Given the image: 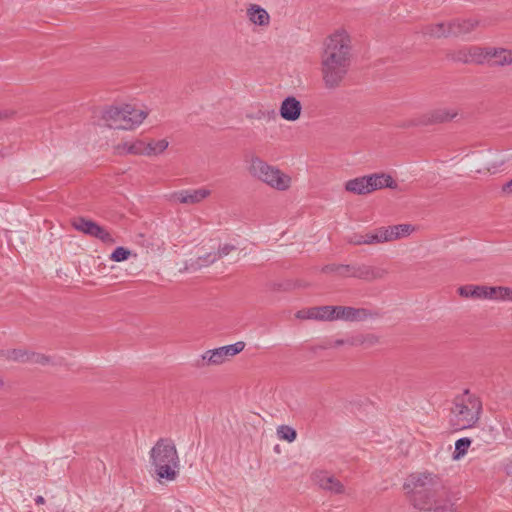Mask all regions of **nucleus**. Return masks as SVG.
<instances>
[{
	"instance_id": "nucleus-1",
	"label": "nucleus",
	"mask_w": 512,
	"mask_h": 512,
	"mask_svg": "<svg viewBox=\"0 0 512 512\" xmlns=\"http://www.w3.org/2000/svg\"><path fill=\"white\" fill-rule=\"evenodd\" d=\"M354 58L350 33L337 28L322 41L319 52V69L325 87L338 88L347 76Z\"/></svg>"
},
{
	"instance_id": "nucleus-2",
	"label": "nucleus",
	"mask_w": 512,
	"mask_h": 512,
	"mask_svg": "<svg viewBox=\"0 0 512 512\" xmlns=\"http://www.w3.org/2000/svg\"><path fill=\"white\" fill-rule=\"evenodd\" d=\"M404 489L410 494L413 506L423 511L454 512L455 503L451 492L440 478L431 473H418L409 476Z\"/></svg>"
},
{
	"instance_id": "nucleus-3",
	"label": "nucleus",
	"mask_w": 512,
	"mask_h": 512,
	"mask_svg": "<svg viewBox=\"0 0 512 512\" xmlns=\"http://www.w3.org/2000/svg\"><path fill=\"white\" fill-rule=\"evenodd\" d=\"M451 413L457 429L473 427L482 413V402L479 397L466 389L461 395L455 397Z\"/></svg>"
},
{
	"instance_id": "nucleus-4",
	"label": "nucleus",
	"mask_w": 512,
	"mask_h": 512,
	"mask_svg": "<svg viewBox=\"0 0 512 512\" xmlns=\"http://www.w3.org/2000/svg\"><path fill=\"white\" fill-rule=\"evenodd\" d=\"M150 456L155 473L160 479L172 481L177 476L178 454L175 445L167 439H160L151 449Z\"/></svg>"
},
{
	"instance_id": "nucleus-5",
	"label": "nucleus",
	"mask_w": 512,
	"mask_h": 512,
	"mask_svg": "<svg viewBox=\"0 0 512 512\" xmlns=\"http://www.w3.org/2000/svg\"><path fill=\"white\" fill-rule=\"evenodd\" d=\"M148 112L138 110L130 104L110 106L102 113V119L113 129L132 130L147 117Z\"/></svg>"
},
{
	"instance_id": "nucleus-6",
	"label": "nucleus",
	"mask_w": 512,
	"mask_h": 512,
	"mask_svg": "<svg viewBox=\"0 0 512 512\" xmlns=\"http://www.w3.org/2000/svg\"><path fill=\"white\" fill-rule=\"evenodd\" d=\"M248 171L251 176L276 190L285 191L290 188V176L283 173L280 169L269 165L258 156L251 157Z\"/></svg>"
},
{
	"instance_id": "nucleus-7",
	"label": "nucleus",
	"mask_w": 512,
	"mask_h": 512,
	"mask_svg": "<svg viewBox=\"0 0 512 512\" xmlns=\"http://www.w3.org/2000/svg\"><path fill=\"white\" fill-rule=\"evenodd\" d=\"M321 271L325 274H335L341 278L353 277L367 282L382 279L388 271L384 268L366 264H327Z\"/></svg>"
},
{
	"instance_id": "nucleus-8",
	"label": "nucleus",
	"mask_w": 512,
	"mask_h": 512,
	"mask_svg": "<svg viewBox=\"0 0 512 512\" xmlns=\"http://www.w3.org/2000/svg\"><path fill=\"white\" fill-rule=\"evenodd\" d=\"M397 187V182L385 173H374L357 177L345 183L346 191L356 195H366L379 189H396Z\"/></svg>"
},
{
	"instance_id": "nucleus-9",
	"label": "nucleus",
	"mask_w": 512,
	"mask_h": 512,
	"mask_svg": "<svg viewBox=\"0 0 512 512\" xmlns=\"http://www.w3.org/2000/svg\"><path fill=\"white\" fill-rule=\"evenodd\" d=\"M245 348L243 341H238L231 345L222 346L206 351L194 363L196 368H204L206 366H216L224 363L229 357H233Z\"/></svg>"
},
{
	"instance_id": "nucleus-10",
	"label": "nucleus",
	"mask_w": 512,
	"mask_h": 512,
	"mask_svg": "<svg viewBox=\"0 0 512 512\" xmlns=\"http://www.w3.org/2000/svg\"><path fill=\"white\" fill-rule=\"evenodd\" d=\"M458 115L454 109L437 108L423 113L409 121L410 126H429L451 121Z\"/></svg>"
},
{
	"instance_id": "nucleus-11",
	"label": "nucleus",
	"mask_w": 512,
	"mask_h": 512,
	"mask_svg": "<svg viewBox=\"0 0 512 512\" xmlns=\"http://www.w3.org/2000/svg\"><path fill=\"white\" fill-rule=\"evenodd\" d=\"M334 310L331 321L344 320L349 322L365 321L368 318H378L380 313L366 308H354L350 306H332Z\"/></svg>"
},
{
	"instance_id": "nucleus-12",
	"label": "nucleus",
	"mask_w": 512,
	"mask_h": 512,
	"mask_svg": "<svg viewBox=\"0 0 512 512\" xmlns=\"http://www.w3.org/2000/svg\"><path fill=\"white\" fill-rule=\"evenodd\" d=\"M333 311L331 305L315 306L297 311L295 317L301 320L331 321Z\"/></svg>"
},
{
	"instance_id": "nucleus-13",
	"label": "nucleus",
	"mask_w": 512,
	"mask_h": 512,
	"mask_svg": "<svg viewBox=\"0 0 512 512\" xmlns=\"http://www.w3.org/2000/svg\"><path fill=\"white\" fill-rule=\"evenodd\" d=\"M412 231H414V227L410 224H399L388 227H380L379 233L381 238V243L389 242L392 240H396L400 237H404L409 235Z\"/></svg>"
},
{
	"instance_id": "nucleus-14",
	"label": "nucleus",
	"mask_w": 512,
	"mask_h": 512,
	"mask_svg": "<svg viewBox=\"0 0 512 512\" xmlns=\"http://www.w3.org/2000/svg\"><path fill=\"white\" fill-rule=\"evenodd\" d=\"M211 194L210 190L200 188L195 190H182L174 194V198L183 204H196L207 198Z\"/></svg>"
},
{
	"instance_id": "nucleus-15",
	"label": "nucleus",
	"mask_w": 512,
	"mask_h": 512,
	"mask_svg": "<svg viewBox=\"0 0 512 512\" xmlns=\"http://www.w3.org/2000/svg\"><path fill=\"white\" fill-rule=\"evenodd\" d=\"M301 111L302 105L297 98H284L280 106V116L287 121L299 119Z\"/></svg>"
},
{
	"instance_id": "nucleus-16",
	"label": "nucleus",
	"mask_w": 512,
	"mask_h": 512,
	"mask_svg": "<svg viewBox=\"0 0 512 512\" xmlns=\"http://www.w3.org/2000/svg\"><path fill=\"white\" fill-rule=\"evenodd\" d=\"M246 15L249 21L255 26L268 27L270 24V15L257 4H249L246 9Z\"/></svg>"
},
{
	"instance_id": "nucleus-17",
	"label": "nucleus",
	"mask_w": 512,
	"mask_h": 512,
	"mask_svg": "<svg viewBox=\"0 0 512 512\" xmlns=\"http://www.w3.org/2000/svg\"><path fill=\"white\" fill-rule=\"evenodd\" d=\"M317 484L324 490L335 494H342L345 491L344 485L334 476L328 475L326 472L315 474Z\"/></svg>"
},
{
	"instance_id": "nucleus-18",
	"label": "nucleus",
	"mask_w": 512,
	"mask_h": 512,
	"mask_svg": "<svg viewBox=\"0 0 512 512\" xmlns=\"http://www.w3.org/2000/svg\"><path fill=\"white\" fill-rule=\"evenodd\" d=\"M452 36H463L472 31H474L477 27L481 25V21L475 18L468 19H456L450 21Z\"/></svg>"
},
{
	"instance_id": "nucleus-19",
	"label": "nucleus",
	"mask_w": 512,
	"mask_h": 512,
	"mask_svg": "<svg viewBox=\"0 0 512 512\" xmlns=\"http://www.w3.org/2000/svg\"><path fill=\"white\" fill-rule=\"evenodd\" d=\"M490 57L489 63L493 66H509L512 65V50L505 48H495L491 47L490 49Z\"/></svg>"
},
{
	"instance_id": "nucleus-20",
	"label": "nucleus",
	"mask_w": 512,
	"mask_h": 512,
	"mask_svg": "<svg viewBox=\"0 0 512 512\" xmlns=\"http://www.w3.org/2000/svg\"><path fill=\"white\" fill-rule=\"evenodd\" d=\"M489 288L482 285H464L458 288V294L463 298H490Z\"/></svg>"
},
{
	"instance_id": "nucleus-21",
	"label": "nucleus",
	"mask_w": 512,
	"mask_h": 512,
	"mask_svg": "<svg viewBox=\"0 0 512 512\" xmlns=\"http://www.w3.org/2000/svg\"><path fill=\"white\" fill-rule=\"evenodd\" d=\"M422 32L424 35L437 38L452 36L451 23L449 21L429 24L423 28Z\"/></svg>"
},
{
	"instance_id": "nucleus-22",
	"label": "nucleus",
	"mask_w": 512,
	"mask_h": 512,
	"mask_svg": "<svg viewBox=\"0 0 512 512\" xmlns=\"http://www.w3.org/2000/svg\"><path fill=\"white\" fill-rule=\"evenodd\" d=\"M347 241L348 243L353 245L381 243L379 228L365 235L354 233L353 235L348 237Z\"/></svg>"
},
{
	"instance_id": "nucleus-23",
	"label": "nucleus",
	"mask_w": 512,
	"mask_h": 512,
	"mask_svg": "<svg viewBox=\"0 0 512 512\" xmlns=\"http://www.w3.org/2000/svg\"><path fill=\"white\" fill-rule=\"evenodd\" d=\"M116 149L119 154H133V155H146V144L142 140H137L133 143H123L117 145Z\"/></svg>"
},
{
	"instance_id": "nucleus-24",
	"label": "nucleus",
	"mask_w": 512,
	"mask_h": 512,
	"mask_svg": "<svg viewBox=\"0 0 512 512\" xmlns=\"http://www.w3.org/2000/svg\"><path fill=\"white\" fill-rule=\"evenodd\" d=\"M71 224L72 227L77 231L82 232L83 234L91 237V235L93 234L94 227L97 223L86 217L79 216L73 218Z\"/></svg>"
},
{
	"instance_id": "nucleus-25",
	"label": "nucleus",
	"mask_w": 512,
	"mask_h": 512,
	"mask_svg": "<svg viewBox=\"0 0 512 512\" xmlns=\"http://www.w3.org/2000/svg\"><path fill=\"white\" fill-rule=\"evenodd\" d=\"M469 48V62L470 63H478L482 64L485 62L489 63L490 57V49L491 47L481 48V47H468Z\"/></svg>"
},
{
	"instance_id": "nucleus-26",
	"label": "nucleus",
	"mask_w": 512,
	"mask_h": 512,
	"mask_svg": "<svg viewBox=\"0 0 512 512\" xmlns=\"http://www.w3.org/2000/svg\"><path fill=\"white\" fill-rule=\"evenodd\" d=\"M0 356L6 358L7 360L25 363L28 362L29 352L22 349H11L0 351Z\"/></svg>"
},
{
	"instance_id": "nucleus-27",
	"label": "nucleus",
	"mask_w": 512,
	"mask_h": 512,
	"mask_svg": "<svg viewBox=\"0 0 512 512\" xmlns=\"http://www.w3.org/2000/svg\"><path fill=\"white\" fill-rule=\"evenodd\" d=\"M91 237L97 238L104 244L108 245L116 243L113 235L105 227L100 226L98 223L95 225Z\"/></svg>"
},
{
	"instance_id": "nucleus-28",
	"label": "nucleus",
	"mask_w": 512,
	"mask_h": 512,
	"mask_svg": "<svg viewBox=\"0 0 512 512\" xmlns=\"http://www.w3.org/2000/svg\"><path fill=\"white\" fill-rule=\"evenodd\" d=\"M471 445V439L467 437L460 438L455 443V449L452 454V457L454 460H459L462 458L466 453L468 448Z\"/></svg>"
},
{
	"instance_id": "nucleus-29",
	"label": "nucleus",
	"mask_w": 512,
	"mask_h": 512,
	"mask_svg": "<svg viewBox=\"0 0 512 512\" xmlns=\"http://www.w3.org/2000/svg\"><path fill=\"white\" fill-rule=\"evenodd\" d=\"M168 147V141L165 139H161L158 141H151L146 144V155H157L164 152Z\"/></svg>"
},
{
	"instance_id": "nucleus-30",
	"label": "nucleus",
	"mask_w": 512,
	"mask_h": 512,
	"mask_svg": "<svg viewBox=\"0 0 512 512\" xmlns=\"http://www.w3.org/2000/svg\"><path fill=\"white\" fill-rule=\"evenodd\" d=\"M510 288L509 287H490L489 288V299H501L507 300L509 299Z\"/></svg>"
},
{
	"instance_id": "nucleus-31",
	"label": "nucleus",
	"mask_w": 512,
	"mask_h": 512,
	"mask_svg": "<svg viewBox=\"0 0 512 512\" xmlns=\"http://www.w3.org/2000/svg\"><path fill=\"white\" fill-rule=\"evenodd\" d=\"M218 260V257L216 256L215 253H207L206 255L204 256H201L199 257L195 263H192L191 266L194 268V269H200L204 266H208L210 264H213L214 262H216Z\"/></svg>"
},
{
	"instance_id": "nucleus-32",
	"label": "nucleus",
	"mask_w": 512,
	"mask_h": 512,
	"mask_svg": "<svg viewBox=\"0 0 512 512\" xmlns=\"http://www.w3.org/2000/svg\"><path fill=\"white\" fill-rule=\"evenodd\" d=\"M364 342L363 339H361L360 337H355V338H352V339H348V340H343V339H338L336 341H334L333 344L331 343H327V344H323V345H320L319 348L321 349H328V348H331V347H338V346H341V345H344V344H349V345H352V346H356V345H360Z\"/></svg>"
},
{
	"instance_id": "nucleus-33",
	"label": "nucleus",
	"mask_w": 512,
	"mask_h": 512,
	"mask_svg": "<svg viewBox=\"0 0 512 512\" xmlns=\"http://www.w3.org/2000/svg\"><path fill=\"white\" fill-rule=\"evenodd\" d=\"M277 432L281 439L286 440L288 442H293L297 437L296 430L287 425L280 426Z\"/></svg>"
},
{
	"instance_id": "nucleus-34",
	"label": "nucleus",
	"mask_w": 512,
	"mask_h": 512,
	"mask_svg": "<svg viewBox=\"0 0 512 512\" xmlns=\"http://www.w3.org/2000/svg\"><path fill=\"white\" fill-rule=\"evenodd\" d=\"M131 252L129 249L119 246L110 255V259L114 262H122L129 258Z\"/></svg>"
},
{
	"instance_id": "nucleus-35",
	"label": "nucleus",
	"mask_w": 512,
	"mask_h": 512,
	"mask_svg": "<svg viewBox=\"0 0 512 512\" xmlns=\"http://www.w3.org/2000/svg\"><path fill=\"white\" fill-rule=\"evenodd\" d=\"M449 57L453 61L462 62V63H470L469 62V48H462L458 51H454L449 54Z\"/></svg>"
},
{
	"instance_id": "nucleus-36",
	"label": "nucleus",
	"mask_w": 512,
	"mask_h": 512,
	"mask_svg": "<svg viewBox=\"0 0 512 512\" xmlns=\"http://www.w3.org/2000/svg\"><path fill=\"white\" fill-rule=\"evenodd\" d=\"M28 362L46 365L50 362V357L44 354L31 352L29 353Z\"/></svg>"
},
{
	"instance_id": "nucleus-37",
	"label": "nucleus",
	"mask_w": 512,
	"mask_h": 512,
	"mask_svg": "<svg viewBox=\"0 0 512 512\" xmlns=\"http://www.w3.org/2000/svg\"><path fill=\"white\" fill-rule=\"evenodd\" d=\"M236 250V246L231 244H225L221 247H219L218 252L215 253L218 259L227 256L230 252Z\"/></svg>"
},
{
	"instance_id": "nucleus-38",
	"label": "nucleus",
	"mask_w": 512,
	"mask_h": 512,
	"mask_svg": "<svg viewBox=\"0 0 512 512\" xmlns=\"http://www.w3.org/2000/svg\"><path fill=\"white\" fill-rule=\"evenodd\" d=\"M502 191L507 194H512V179L502 186Z\"/></svg>"
},
{
	"instance_id": "nucleus-39",
	"label": "nucleus",
	"mask_w": 512,
	"mask_h": 512,
	"mask_svg": "<svg viewBox=\"0 0 512 512\" xmlns=\"http://www.w3.org/2000/svg\"><path fill=\"white\" fill-rule=\"evenodd\" d=\"M505 472L508 476L512 477V458L506 463Z\"/></svg>"
},
{
	"instance_id": "nucleus-40",
	"label": "nucleus",
	"mask_w": 512,
	"mask_h": 512,
	"mask_svg": "<svg viewBox=\"0 0 512 512\" xmlns=\"http://www.w3.org/2000/svg\"><path fill=\"white\" fill-rule=\"evenodd\" d=\"M35 503H36V504H38V505H40V504H44V503H45V499H44V497H43V496H37V497L35 498Z\"/></svg>"
},
{
	"instance_id": "nucleus-41",
	"label": "nucleus",
	"mask_w": 512,
	"mask_h": 512,
	"mask_svg": "<svg viewBox=\"0 0 512 512\" xmlns=\"http://www.w3.org/2000/svg\"><path fill=\"white\" fill-rule=\"evenodd\" d=\"M9 154H10V152L7 149L0 150V159H3L4 157H6Z\"/></svg>"
},
{
	"instance_id": "nucleus-42",
	"label": "nucleus",
	"mask_w": 512,
	"mask_h": 512,
	"mask_svg": "<svg viewBox=\"0 0 512 512\" xmlns=\"http://www.w3.org/2000/svg\"><path fill=\"white\" fill-rule=\"evenodd\" d=\"M508 300H512V288H510V293H509V299Z\"/></svg>"
},
{
	"instance_id": "nucleus-43",
	"label": "nucleus",
	"mask_w": 512,
	"mask_h": 512,
	"mask_svg": "<svg viewBox=\"0 0 512 512\" xmlns=\"http://www.w3.org/2000/svg\"><path fill=\"white\" fill-rule=\"evenodd\" d=\"M4 385L3 379L0 377V388Z\"/></svg>"
},
{
	"instance_id": "nucleus-44",
	"label": "nucleus",
	"mask_w": 512,
	"mask_h": 512,
	"mask_svg": "<svg viewBox=\"0 0 512 512\" xmlns=\"http://www.w3.org/2000/svg\"><path fill=\"white\" fill-rule=\"evenodd\" d=\"M2 117H7V114L6 113L3 114L2 112H0V118H2Z\"/></svg>"
}]
</instances>
